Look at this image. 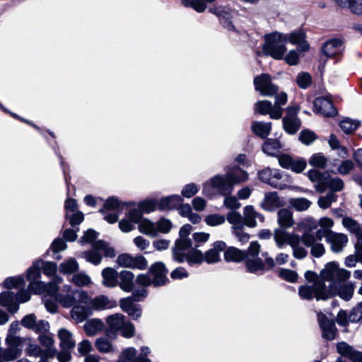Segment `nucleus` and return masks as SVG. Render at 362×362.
Wrapping results in <instances>:
<instances>
[{"label": "nucleus", "instance_id": "nucleus-1", "mask_svg": "<svg viewBox=\"0 0 362 362\" xmlns=\"http://www.w3.org/2000/svg\"><path fill=\"white\" fill-rule=\"evenodd\" d=\"M225 175H216L204 183L202 193L210 197L211 188L215 189L220 194L226 196L224 205L230 209H236L240 206L235 197H228L234 189V186L248 179V174L240 167L228 166L225 168Z\"/></svg>", "mask_w": 362, "mask_h": 362}, {"label": "nucleus", "instance_id": "nucleus-2", "mask_svg": "<svg viewBox=\"0 0 362 362\" xmlns=\"http://www.w3.org/2000/svg\"><path fill=\"white\" fill-rule=\"evenodd\" d=\"M345 281L334 282L328 286L322 281H317L313 285H302L298 288V294L302 299L310 300H326L339 296L341 299L349 301L354 294V287L351 283Z\"/></svg>", "mask_w": 362, "mask_h": 362}, {"label": "nucleus", "instance_id": "nucleus-3", "mask_svg": "<svg viewBox=\"0 0 362 362\" xmlns=\"http://www.w3.org/2000/svg\"><path fill=\"white\" fill-rule=\"evenodd\" d=\"M168 273V270L165 265L161 262H157L150 267L146 274L138 275L136 282L141 286L153 285L154 287H160L169 281Z\"/></svg>", "mask_w": 362, "mask_h": 362}, {"label": "nucleus", "instance_id": "nucleus-4", "mask_svg": "<svg viewBox=\"0 0 362 362\" xmlns=\"http://www.w3.org/2000/svg\"><path fill=\"white\" fill-rule=\"evenodd\" d=\"M308 177L310 181L315 183V189L320 193L324 192L327 189L334 193L344 188V182L341 178L332 177L329 174L322 173L315 169L310 170Z\"/></svg>", "mask_w": 362, "mask_h": 362}, {"label": "nucleus", "instance_id": "nucleus-5", "mask_svg": "<svg viewBox=\"0 0 362 362\" xmlns=\"http://www.w3.org/2000/svg\"><path fill=\"white\" fill-rule=\"evenodd\" d=\"M265 42L262 45L264 54L275 59H282L286 51V35L284 33L274 32L264 35Z\"/></svg>", "mask_w": 362, "mask_h": 362}, {"label": "nucleus", "instance_id": "nucleus-6", "mask_svg": "<svg viewBox=\"0 0 362 362\" xmlns=\"http://www.w3.org/2000/svg\"><path fill=\"white\" fill-rule=\"evenodd\" d=\"M261 246L257 241L250 243L245 259L246 271L257 276L262 275L267 270L264 260L259 257Z\"/></svg>", "mask_w": 362, "mask_h": 362}, {"label": "nucleus", "instance_id": "nucleus-7", "mask_svg": "<svg viewBox=\"0 0 362 362\" xmlns=\"http://www.w3.org/2000/svg\"><path fill=\"white\" fill-rule=\"evenodd\" d=\"M260 181L269 185L274 188L282 190L288 187L290 177L276 168H266L258 173Z\"/></svg>", "mask_w": 362, "mask_h": 362}, {"label": "nucleus", "instance_id": "nucleus-8", "mask_svg": "<svg viewBox=\"0 0 362 362\" xmlns=\"http://www.w3.org/2000/svg\"><path fill=\"white\" fill-rule=\"evenodd\" d=\"M101 252H103L104 256L106 257L112 258L115 257L116 255L113 247H109L105 241L99 240L93 244L92 250L81 252V257L88 262L94 265H98L102 261Z\"/></svg>", "mask_w": 362, "mask_h": 362}, {"label": "nucleus", "instance_id": "nucleus-9", "mask_svg": "<svg viewBox=\"0 0 362 362\" xmlns=\"http://www.w3.org/2000/svg\"><path fill=\"white\" fill-rule=\"evenodd\" d=\"M351 275V272L345 269H341L335 262H328L320 273V280L331 283L346 281Z\"/></svg>", "mask_w": 362, "mask_h": 362}, {"label": "nucleus", "instance_id": "nucleus-10", "mask_svg": "<svg viewBox=\"0 0 362 362\" xmlns=\"http://www.w3.org/2000/svg\"><path fill=\"white\" fill-rule=\"evenodd\" d=\"M5 341L8 347L4 349L0 362L13 361L21 354L23 340L16 335H6Z\"/></svg>", "mask_w": 362, "mask_h": 362}, {"label": "nucleus", "instance_id": "nucleus-11", "mask_svg": "<svg viewBox=\"0 0 362 362\" xmlns=\"http://www.w3.org/2000/svg\"><path fill=\"white\" fill-rule=\"evenodd\" d=\"M43 264L42 259H37L33 262V265L27 270L26 279L30 281L28 286V290L35 294L42 293L44 282L39 281L41 277V269Z\"/></svg>", "mask_w": 362, "mask_h": 362}, {"label": "nucleus", "instance_id": "nucleus-12", "mask_svg": "<svg viewBox=\"0 0 362 362\" xmlns=\"http://www.w3.org/2000/svg\"><path fill=\"white\" fill-rule=\"evenodd\" d=\"M253 83L255 90L262 96L272 97L278 93V86L272 82V77L268 74L255 76Z\"/></svg>", "mask_w": 362, "mask_h": 362}, {"label": "nucleus", "instance_id": "nucleus-13", "mask_svg": "<svg viewBox=\"0 0 362 362\" xmlns=\"http://www.w3.org/2000/svg\"><path fill=\"white\" fill-rule=\"evenodd\" d=\"M209 11L216 15L223 27L230 32L238 33L232 21L233 10L228 6L214 5L209 6Z\"/></svg>", "mask_w": 362, "mask_h": 362}, {"label": "nucleus", "instance_id": "nucleus-14", "mask_svg": "<svg viewBox=\"0 0 362 362\" xmlns=\"http://www.w3.org/2000/svg\"><path fill=\"white\" fill-rule=\"evenodd\" d=\"M59 303L65 308H73L77 303H88L90 297L84 291L72 292L66 295L57 293Z\"/></svg>", "mask_w": 362, "mask_h": 362}, {"label": "nucleus", "instance_id": "nucleus-15", "mask_svg": "<svg viewBox=\"0 0 362 362\" xmlns=\"http://www.w3.org/2000/svg\"><path fill=\"white\" fill-rule=\"evenodd\" d=\"M192 248V241L190 238H177L172 249L173 259L178 263L185 262L187 252Z\"/></svg>", "mask_w": 362, "mask_h": 362}, {"label": "nucleus", "instance_id": "nucleus-16", "mask_svg": "<svg viewBox=\"0 0 362 362\" xmlns=\"http://www.w3.org/2000/svg\"><path fill=\"white\" fill-rule=\"evenodd\" d=\"M317 321L322 331V338L327 341L334 339L337 334L335 321L328 319L327 316L321 312L317 313Z\"/></svg>", "mask_w": 362, "mask_h": 362}, {"label": "nucleus", "instance_id": "nucleus-17", "mask_svg": "<svg viewBox=\"0 0 362 362\" xmlns=\"http://www.w3.org/2000/svg\"><path fill=\"white\" fill-rule=\"evenodd\" d=\"M278 161L281 167L291 170L296 173L303 172L307 165L306 160L304 158H298L294 159L288 154H281L278 156Z\"/></svg>", "mask_w": 362, "mask_h": 362}, {"label": "nucleus", "instance_id": "nucleus-18", "mask_svg": "<svg viewBox=\"0 0 362 362\" xmlns=\"http://www.w3.org/2000/svg\"><path fill=\"white\" fill-rule=\"evenodd\" d=\"M254 110L255 113L269 115L271 119H279L282 117L284 109L274 107L269 100H259L255 103Z\"/></svg>", "mask_w": 362, "mask_h": 362}, {"label": "nucleus", "instance_id": "nucleus-19", "mask_svg": "<svg viewBox=\"0 0 362 362\" xmlns=\"http://www.w3.org/2000/svg\"><path fill=\"white\" fill-rule=\"evenodd\" d=\"M315 110L326 117H334L337 115V110L334 107L332 102L327 97H318L314 100Z\"/></svg>", "mask_w": 362, "mask_h": 362}, {"label": "nucleus", "instance_id": "nucleus-20", "mask_svg": "<svg viewBox=\"0 0 362 362\" xmlns=\"http://www.w3.org/2000/svg\"><path fill=\"white\" fill-rule=\"evenodd\" d=\"M326 241L330 244L333 252H341L348 243V237L344 233H337L330 230L326 236Z\"/></svg>", "mask_w": 362, "mask_h": 362}, {"label": "nucleus", "instance_id": "nucleus-21", "mask_svg": "<svg viewBox=\"0 0 362 362\" xmlns=\"http://www.w3.org/2000/svg\"><path fill=\"white\" fill-rule=\"evenodd\" d=\"M121 309L128 314L134 320H137L141 317L142 308L139 304L132 300L130 298H124L119 300Z\"/></svg>", "mask_w": 362, "mask_h": 362}, {"label": "nucleus", "instance_id": "nucleus-22", "mask_svg": "<svg viewBox=\"0 0 362 362\" xmlns=\"http://www.w3.org/2000/svg\"><path fill=\"white\" fill-rule=\"evenodd\" d=\"M303 244L310 248V254L315 258L321 257L325 252V248L320 242L315 241L314 238L309 232L303 234Z\"/></svg>", "mask_w": 362, "mask_h": 362}, {"label": "nucleus", "instance_id": "nucleus-23", "mask_svg": "<svg viewBox=\"0 0 362 362\" xmlns=\"http://www.w3.org/2000/svg\"><path fill=\"white\" fill-rule=\"evenodd\" d=\"M337 351L341 356L347 357L352 362H362V352L356 351L346 342L337 343Z\"/></svg>", "mask_w": 362, "mask_h": 362}, {"label": "nucleus", "instance_id": "nucleus-24", "mask_svg": "<svg viewBox=\"0 0 362 362\" xmlns=\"http://www.w3.org/2000/svg\"><path fill=\"white\" fill-rule=\"evenodd\" d=\"M0 305L7 308V310L14 314L18 312L19 305L17 302L16 293L11 291H6L0 294Z\"/></svg>", "mask_w": 362, "mask_h": 362}, {"label": "nucleus", "instance_id": "nucleus-25", "mask_svg": "<svg viewBox=\"0 0 362 362\" xmlns=\"http://www.w3.org/2000/svg\"><path fill=\"white\" fill-rule=\"evenodd\" d=\"M213 248L207 250L204 255V262L208 264H215L221 261L220 252L226 249V244L221 240L216 241Z\"/></svg>", "mask_w": 362, "mask_h": 362}, {"label": "nucleus", "instance_id": "nucleus-26", "mask_svg": "<svg viewBox=\"0 0 362 362\" xmlns=\"http://www.w3.org/2000/svg\"><path fill=\"white\" fill-rule=\"evenodd\" d=\"M92 315V308L88 303H77L71 310V317L77 322L85 321L90 315Z\"/></svg>", "mask_w": 362, "mask_h": 362}, {"label": "nucleus", "instance_id": "nucleus-27", "mask_svg": "<svg viewBox=\"0 0 362 362\" xmlns=\"http://www.w3.org/2000/svg\"><path fill=\"white\" fill-rule=\"evenodd\" d=\"M343 49V42L341 40L332 39L323 45L322 52L327 57H334L341 54Z\"/></svg>", "mask_w": 362, "mask_h": 362}, {"label": "nucleus", "instance_id": "nucleus-28", "mask_svg": "<svg viewBox=\"0 0 362 362\" xmlns=\"http://www.w3.org/2000/svg\"><path fill=\"white\" fill-rule=\"evenodd\" d=\"M283 205V202L278 196L277 192H267L260 204V206L265 211H274Z\"/></svg>", "mask_w": 362, "mask_h": 362}, {"label": "nucleus", "instance_id": "nucleus-29", "mask_svg": "<svg viewBox=\"0 0 362 362\" xmlns=\"http://www.w3.org/2000/svg\"><path fill=\"white\" fill-rule=\"evenodd\" d=\"M183 199L177 194H172L158 199V210L170 211L176 209L182 202Z\"/></svg>", "mask_w": 362, "mask_h": 362}, {"label": "nucleus", "instance_id": "nucleus-30", "mask_svg": "<svg viewBox=\"0 0 362 362\" xmlns=\"http://www.w3.org/2000/svg\"><path fill=\"white\" fill-rule=\"evenodd\" d=\"M286 35V42H289L293 45H298L301 51L306 52L309 49V44L305 40V33L303 30H296Z\"/></svg>", "mask_w": 362, "mask_h": 362}, {"label": "nucleus", "instance_id": "nucleus-31", "mask_svg": "<svg viewBox=\"0 0 362 362\" xmlns=\"http://www.w3.org/2000/svg\"><path fill=\"white\" fill-rule=\"evenodd\" d=\"M247 255V249L242 250L235 247H229L224 252V259L227 262L239 263L245 261Z\"/></svg>", "mask_w": 362, "mask_h": 362}, {"label": "nucleus", "instance_id": "nucleus-32", "mask_svg": "<svg viewBox=\"0 0 362 362\" xmlns=\"http://www.w3.org/2000/svg\"><path fill=\"white\" fill-rule=\"evenodd\" d=\"M134 274L130 271L123 270L119 274L117 285L125 292L129 293L134 288Z\"/></svg>", "mask_w": 362, "mask_h": 362}, {"label": "nucleus", "instance_id": "nucleus-33", "mask_svg": "<svg viewBox=\"0 0 362 362\" xmlns=\"http://www.w3.org/2000/svg\"><path fill=\"white\" fill-rule=\"evenodd\" d=\"M103 281L104 286L113 288L117 285L119 274L112 267H106L102 271Z\"/></svg>", "mask_w": 362, "mask_h": 362}, {"label": "nucleus", "instance_id": "nucleus-34", "mask_svg": "<svg viewBox=\"0 0 362 362\" xmlns=\"http://www.w3.org/2000/svg\"><path fill=\"white\" fill-rule=\"evenodd\" d=\"M134 205V202L122 203L117 197H110L106 199L100 212L117 211L119 212L124 206Z\"/></svg>", "mask_w": 362, "mask_h": 362}, {"label": "nucleus", "instance_id": "nucleus-35", "mask_svg": "<svg viewBox=\"0 0 362 362\" xmlns=\"http://www.w3.org/2000/svg\"><path fill=\"white\" fill-rule=\"evenodd\" d=\"M60 339V347L62 349H72L75 347L76 342L73 339L72 334L66 329L62 328L58 332Z\"/></svg>", "mask_w": 362, "mask_h": 362}, {"label": "nucleus", "instance_id": "nucleus-36", "mask_svg": "<svg viewBox=\"0 0 362 362\" xmlns=\"http://www.w3.org/2000/svg\"><path fill=\"white\" fill-rule=\"evenodd\" d=\"M252 132L262 139H266L272 130V122L255 121L251 126Z\"/></svg>", "mask_w": 362, "mask_h": 362}, {"label": "nucleus", "instance_id": "nucleus-37", "mask_svg": "<svg viewBox=\"0 0 362 362\" xmlns=\"http://www.w3.org/2000/svg\"><path fill=\"white\" fill-rule=\"evenodd\" d=\"M42 293H44L42 297V300L45 303V306L47 311L51 313H55L58 309V296L57 293H52L48 291H44Z\"/></svg>", "mask_w": 362, "mask_h": 362}, {"label": "nucleus", "instance_id": "nucleus-38", "mask_svg": "<svg viewBox=\"0 0 362 362\" xmlns=\"http://www.w3.org/2000/svg\"><path fill=\"white\" fill-rule=\"evenodd\" d=\"M103 327L102 320L94 318L87 321L83 325V329L88 336L92 337L102 331Z\"/></svg>", "mask_w": 362, "mask_h": 362}, {"label": "nucleus", "instance_id": "nucleus-39", "mask_svg": "<svg viewBox=\"0 0 362 362\" xmlns=\"http://www.w3.org/2000/svg\"><path fill=\"white\" fill-rule=\"evenodd\" d=\"M278 223L281 228H288L293 225L292 212L288 209H281L278 211Z\"/></svg>", "mask_w": 362, "mask_h": 362}, {"label": "nucleus", "instance_id": "nucleus-40", "mask_svg": "<svg viewBox=\"0 0 362 362\" xmlns=\"http://www.w3.org/2000/svg\"><path fill=\"white\" fill-rule=\"evenodd\" d=\"M281 147V144L279 140L268 139L262 146V151L269 156H276Z\"/></svg>", "mask_w": 362, "mask_h": 362}, {"label": "nucleus", "instance_id": "nucleus-41", "mask_svg": "<svg viewBox=\"0 0 362 362\" xmlns=\"http://www.w3.org/2000/svg\"><path fill=\"white\" fill-rule=\"evenodd\" d=\"M343 226L354 236L362 233V226L351 217L346 216L342 219Z\"/></svg>", "mask_w": 362, "mask_h": 362}, {"label": "nucleus", "instance_id": "nucleus-42", "mask_svg": "<svg viewBox=\"0 0 362 362\" xmlns=\"http://www.w3.org/2000/svg\"><path fill=\"white\" fill-rule=\"evenodd\" d=\"M139 230L144 234L156 237L158 235V230L156 223L147 218H144L139 224Z\"/></svg>", "mask_w": 362, "mask_h": 362}, {"label": "nucleus", "instance_id": "nucleus-43", "mask_svg": "<svg viewBox=\"0 0 362 362\" xmlns=\"http://www.w3.org/2000/svg\"><path fill=\"white\" fill-rule=\"evenodd\" d=\"M89 304L96 310H105L113 306L112 302L105 296H99L93 299L90 298Z\"/></svg>", "mask_w": 362, "mask_h": 362}, {"label": "nucleus", "instance_id": "nucleus-44", "mask_svg": "<svg viewBox=\"0 0 362 362\" xmlns=\"http://www.w3.org/2000/svg\"><path fill=\"white\" fill-rule=\"evenodd\" d=\"M283 128L288 134H295L300 129L301 122L300 119H288L284 117L282 119Z\"/></svg>", "mask_w": 362, "mask_h": 362}, {"label": "nucleus", "instance_id": "nucleus-45", "mask_svg": "<svg viewBox=\"0 0 362 362\" xmlns=\"http://www.w3.org/2000/svg\"><path fill=\"white\" fill-rule=\"evenodd\" d=\"M106 322L112 331L117 332L122 327L124 322V316L121 313H116L108 316Z\"/></svg>", "mask_w": 362, "mask_h": 362}, {"label": "nucleus", "instance_id": "nucleus-46", "mask_svg": "<svg viewBox=\"0 0 362 362\" xmlns=\"http://www.w3.org/2000/svg\"><path fill=\"white\" fill-rule=\"evenodd\" d=\"M197 247L198 245H195L194 248L187 252L185 262L189 265L199 264L204 262V254Z\"/></svg>", "mask_w": 362, "mask_h": 362}, {"label": "nucleus", "instance_id": "nucleus-47", "mask_svg": "<svg viewBox=\"0 0 362 362\" xmlns=\"http://www.w3.org/2000/svg\"><path fill=\"white\" fill-rule=\"evenodd\" d=\"M243 216V226L246 225L250 228H254L257 226L255 210L252 206L248 205L245 207Z\"/></svg>", "mask_w": 362, "mask_h": 362}, {"label": "nucleus", "instance_id": "nucleus-48", "mask_svg": "<svg viewBox=\"0 0 362 362\" xmlns=\"http://www.w3.org/2000/svg\"><path fill=\"white\" fill-rule=\"evenodd\" d=\"M361 123L358 120L345 118L339 122V127L341 130L346 134L353 133L360 126Z\"/></svg>", "mask_w": 362, "mask_h": 362}, {"label": "nucleus", "instance_id": "nucleus-49", "mask_svg": "<svg viewBox=\"0 0 362 362\" xmlns=\"http://www.w3.org/2000/svg\"><path fill=\"white\" fill-rule=\"evenodd\" d=\"M78 269L77 261L74 258H70L67 261L62 262L59 265V271L64 274H70Z\"/></svg>", "mask_w": 362, "mask_h": 362}, {"label": "nucleus", "instance_id": "nucleus-50", "mask_svg": "<svg viewBox=\"0 0 362 362\" xmlns=\"http://www.w3.org/2000/svg\"><path fill=\"white\" fill-rule=\"evenodd\" d=\"M329 145L332 150H339L338 155L341 158H346L348 155L346 148L341 146L336 135L332 134L328 140Z\"/></svg>", "mask_w": 362, "mask_h": 362}, {"label": "nucleus", "instance_id": "nucleus-51", "mask_svg": "<svg viewBox=\"0 0 362 362\" xmlns=\"http://www.w3.org/2000/svg\"><path fill=\"white\" fill-rule=\"evenodd\" d=\"M138 207L143 213L149 214L158 210V199H148L139 202Z\"/></svg>", "mask_w": 362, "mask_h": 362}, {"label": "nucleus", "instance_id": "nucleus-52", "mask_svg": "<svg viewBox=\"0 0 362 362\" xmlns=\"http://www.w3.org/2000/svg\"><path fill=\"white\" fill-rule=\"evenodd\" d=\"M340 8H346L356 15L362 14V1H337Z\"/></svg>", "mask_w": 362, "mask_h": 362}, {"label": "nucleus", "instance_id": "nucleus-53", "mask_svg": "<svg viewBox=\"0 0 362 362\" xmlns=\"http://www.w3.org/2000/svg\"><path fill=\"white\" fill-rule=\"evenodd\" d=\"M25 285V281L22 276L6 278L4 281V286L8 289L18 288Z\"/></svg>", "mask_w": 362, "mask_h": 362}, {"label": "nucleus", "instance_id": "nucleus-54", "mask_svg": "<svg viewBox=\"0 0 362 362\" xmlns=\"http://www.w3.org/2000/svg\"><path fill=\"white\" fill-rule=\"evenodd\" d=\"M226 221V217L219 214H209L205 216L204 222L209 226L216 227L222 225Z\"/></svg>", "mask_w": 362, "mask_h": 362}, {"label": "nucleus", "instance_id": "nucleus-55", "mask_svg": "<svg viewBox=\"0 0 362 362\" xmlns=\"http://www.w3.org/2000/svg\"><path fill=\"white\" fill-rule=\"evenodd\" d=\"M95 347L101 353H110L114 351L112 344L106 337L98 338L95 341Z\"/></svg>", "mask_w": 362, "mask_h": 362}, {"label": "nucleus", "instance_id": "nucleus-56", "mask_svg": "<svg viewBox=\"0 0 362 362\" xmlns=\"http://www.w3.org/2000/svg\"><path fill=\"white\" fill-rule=\"evenodd\" d=\"M291 205L298 211L307 210L311 204V202L306 198L299 197L290 199Z\"/></svg>", "mask_w": 362, "mask_h": 362}, {"label": "nucleus", "instance_id": "nucleus-57", "mask_svg": "<svg viewBox=\"0 0 362 362\" xmlns=\"http://www.w3.org/2000/svg\"><path fill=\"white\" fill-rule=\"evenodd\" d=\"M52 280L49 283L44 282V286L42 288V293L44 291L51 292L52 293L59 292L58 285L62 282V278L59 276H53Z\"/></svg>", "mask_w": 362, "mask_h": 362}, {"label": "nucleus", "instance_id": "nucleus-58", "mask_svg": "<svg viewBox=\"0 0 362 362\" xmlns=\"http://www.w3.org/2000/svg\"><path fill=\"white\" fill-rule=\"evenodd\" d=\"M227 221L233 225L232 228L234 230V227L241 228L243 226V218L241 214L237 211H230L227 214L226 218Z\"/></svg>", "mask_w": 362, "mask_h": 362}, {"label": "nucleus", "instance_id": "nucleus-59", "mask_svg": "<svg viewBox=\"0 0 362 362\" xmlns=\"http://www.w3.org/2000/svg\"><path fill=\"white\" fill-rule=\"evenodd\" d=\"M327 162V158L320 153L313 154L309 160L310 165L322 169L325 168Z\"/></svg>", "mask_w": 362, "mask_h": 362}, {"label": "nucleus", "instance_id": "nucleus-60", "mask_svg": "<svg viewBox=\"0 0 362 362\" xmlns=\"http://www.w3.org/2000/svg\"><path fill=\"white\" fill-rule=\"evenodd\" d=\"M98 233L93 229H88L81 238L79 242L81 245L90 244L92 246L97 241Z\"/></svg>", "mask_w": 362, "mask_h": 362}, {"label": "nucleus", "instance_id": "nucleus-61", "mask_svg": "<svg viewBox=\"0 0 362 362\" xmlns=\"http://www.w3.org/2000/svg\"><path fill=\"white\" fill-rule=\"evenodd\" d=\"M349 320L352 323L362 321V301L351 309L349 315Z\"/></svg>", "mask_w": 362, "mask_h": 362}, {"label": "nucleus", "instance_id": "nucleus-62", "mask_svg": "<svg viewBox=\"0 0 362 362\" xmlns=\"http://www.w3.org/2000/svg\"><path fill=\"white\" fill-rule=\"evenodd\" d=\"M296 81L300 88L306 89L311 85L312 78L308 73L302 72L298 74Z\"/></svg>", "mask_w": 362, "mask_h": 362}, {"label": "nucleus", "instance_id": "nucleus-63", "mask_svg": "<svg viewBox=\"0 0 362 362\" xmlns=\"http://www.w3.org/2000/svg\"><path fill=\"white\" fill-rule=\"evenodd\" d=\"M72 282L77 286L82 287L90 284L91 279L85 273H78L72 276Z\"/></svg>", "mask_w": 362, "mask_h": 362}, {"label": "nucleus", "instance_id": "nucleus-64", "mask_svg": "<svg viewBox=\"0 0 362 362\" xmlns=\"http://www.w3.org/2000/svg\"><path fill=\"white\" fill-rule=\"evenodd\" d=\"M137 351L133 347H129L122 351V356L117 362H134L136 360Z\"/></svg>", "mask_w": 362, "mask_h": 362}]
</instances>
